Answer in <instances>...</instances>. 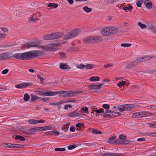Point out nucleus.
<instances>
[{
    "label": "nucleus",
    "mask_w": 156,
    "mask_h": 156,
    "mask_svg": "<svg viewBox=\"0 0 156 156\" xmlns=\"http://www.w3.org/2000/svg\"><path fill=\"white\" fill-rule=\"evenodd\" d=\"M80 32L79 29H76L73 30L68 32L63 37V40H69L77 36Z\"/></svg>",
    "instance_id": "obj_1"
},
{
    "label": "nucleus",
    "mask_w": 156,
    "mask_h": 156,
    "mask_svg": "<svg viewBox=\"0 0 156 156\" xmlns=\"http://www.w3.org/2000/svg\"><path fill=\"white\" fill-rule=\"evenodd\" d=\"M34 55L31 51L20 53V60H26L32 58Z\"/></svg>",
    "instance_id": "obj_2"
},
{
    "label": "nucleus",
    "mask_w": 156,
    "mask_h": 156,
    "mask_svg": "<svg viewBox=\"0 0 156 156\" xmlns=\"http://www.w3.org/2000/svg\"><path fill=\"white\" fill-rule=\"evenodd\" d=\"M12 57L13 55L10 52L3 53L0 54V61L8 59Z\"/></svg>",
    "instance_id": "obj_3"
},
{
    "label": "nucleus",
    "mask_w": 156,
    "mask_h": 156,
    "mask_svg": "<svg viewBox=\"0 0 156 156\" xmlns=\"http://www.w3.org/2000/svg\"><path fill=\"white\" fill-rule=\"evenodd\" d=\"M116 136L114 135L111 137L108 140V143L112 144H120V140L118 139H116Z\"/></svg>",
    "instance_id": "obj_4"
},
{
    "label": "nucleus",
    "mask_w": 156,
    "mask_h": 156,
    "mask_svg": "<svg viewBox=\"0 0 156 156\" xmlns=\"http://www.w3.org/2000/svg\"><path fill=\"white\" fill-rule=\"evenodd\" d=\"M24 47L27 48H29L31 47H39L40 46L38 45L37 42H28L27 43L24 44L23 45Z\"/></svg>",
    "instance_id": "obj_5"
},
{
    "label": "nucleus",
    "mask_w": 156,
    "mask_h": 156,
    "mask_svg": "<svg viewBox=\"0 0 156 156\" xmlns=\"http://www.w3.org/2000/svg\"><path fill=\"white\" fill-rule=\"evenodd\" d=\"M32 83H24L19 84L15 85V87L18 89H22L25 88L27 87L31 86L32 85Z\"/></svg>",
    "instance_id": "obj_6"
},
{
    "label": "nucleus",
    "mask_w": 156,
    "mask_h": 156,
    "mask_svg": "<svg viewBox=\"0 0 156 156\" xmlns=\"http://www.w3.org/2000/svg\"><path fill=\"white\" fill-rule=\"evenodd\" d=\"M38 94L39 95H42L45 96H53L57 94V91H41Z\"/></svg>",
    "instance_id": "obj_7"
},
{
    "label": "nucleus",
    "mask_w": 156,
    "mask_h": 156,
    "mask_svg": "<svg viewBox=\"0 0 156 156\" xmlns=\"http://www.w3.org/2000/svg\"><path fill=\"white\" fill-rule=\"evenodd\" d=\"M82 93L81 91H67V97H73L76 96L78 94Z\"/></svg>",
    "instance_id": "obj_8"
},
{
    "label": "nucleus",
    "mask_w": 156,
    "mask_h": 156,
    "mask_svg": "<svg viewBox=\"0 0 156 156\" xmlns=\"http://www.w3.org/2000/svg\"><path fill=\"white\" fill-rule=\"evenodd\" d=\"M103 85V83H101L98 85L92 84L88 85V87L90 88L92 90H98L100 89L101 86Z\"/></svg>",
    "instance_id": "obj_9"
},
{
    "label": "nucleus",
    "mask_w": 156,
    "mask_h": 156,
    "mask_svg": "<svg viewBox=\"0 0 156 156\" xmlns=\"http://www.w3.org/2000/svg\"><path fill=\"white\" fill-rule=\"evenodd\" d=\"M110 27L105 28L101 31V34L104 35H111Z\"/></svg>",
    "instance_id": "obj_10"
},
{
    "label": "nucleus",
    "mask_w": 156,
    "mask_h": 156,
    "mask_svg": "<svg viewBox=\"0 0 156 156\" xmlns=\"http://www.w3.org/2000/svg\"><path fill=\"white\" fill-rule=\"evenodd\" d=\"M53 34L54 40L61 38L64 35V33L62 32H59L53 33Z\"/></svg>",
    "instance_id": "obj_11"
},
{
    "label": "nucleus",
    "mask_w": 156,
    "mask_h": 156,
    "mask_svg": "<svg viewBox=\"0 0 156 156\" xmlns=\"http://www.w3.org/2000/svg\"><path fill=\"white\" fill-rule=\"evenodd\" d=\"M93 43H99L101 42L102 41V38L100 36H93Z\"/></svg>",
    "instance_id": "obj_12"
},
{
    "label": "nucleus",
    "mask_w": 156,
    "mask_h": 156,
    "mask_svg": "<svg viewBox=\"0 0 156 156\" xmlns=\"http://www.w3.org/2000/svg\"><path fill=\"white\" fill-rule=\"evenodd\" d=\"M93 39L94 38L93 36H89L84 38L83 41L86 44L93 43Z\"/></svg>",
    "instance_id": "obj_13"
},
{
    "label": "nucleus",
    "mask_w": 156,
    "mask_h": 156,
    "mask_svg": "<svg viewBox=\"0 0 156 156\" xmlns=\"http://www.w3.org/2000/svg\"><path fill=\"white\" fill-rule=\"evenodd\" d=\"M111 35L115 34L119 32L118 28L116 27H110Z\"/></svg>",
    "instance_id": "obj_14"
},
{
    "label": "nucleus",
    "mask_w": 156,
    "mask_h": 156,
    "mask_svg": "<svg viewBox=\"0 0 156 156\" xmlns=\"http://www.w3.org/2000/svg\"><path fill=\"white\" fill-rule=\"evenodd\" d=\"M144 3L146 7L148 9H150L152 7V3L149 0H145L144 1Z\"/></svg>",
    "instance_id": "obj_15"
},
{
    "label": "nucleus",
    "mask_w": 156,
    "mask_h": 156,
    "mask_svg": "<svg viewBox=\"0 0 156 156\" xmlns=\"http://www.w3.org/2000/svg\"><path fill=\"white\" fill-rule=\"evenodd\" d=\"M125 105V108L126 110L129 111L132 110L135 107V105L133 104H126Z\"/></svg>",
    "instance_id": "obj_16"
},
{
    "label": "nucleus",
    "mask_w": 156,
    "mask_h": 156,
    "mask_svg": "<svg viewBox=\"0 0 156 156\" xmlns=\"http://www.w3.org/2000/svg\"><path fill=\"white\" fill-rule=\"evenodd\" d=\"M43 39L45 40H54L53 33L48 34L43 37Z\"/></svg>",
    "instance_id": "obj_17"
},
{
    "label": "nucleus",
    "mask_w": 156,
    "mask_h": 156,
    "mask_svg": "<svg viewBox=\"0 0 156 156\" xmlns=\"http://www.w3.org/2000/svg\"><path fill=\"white\" fill-rule=\"evenodd\" d=\"M31 53L33 54L34 55L32 58L36 57L39 55H42V51H31Z\"/></svg>",
    "instance_id": "obj_18"
},
{
    "label": "nucleus",
    "mask_w": 156,
    "mask_h": 156,
    "mask_svg": "<svg viewBox=\"0 0 156 156\" xmlns=\"http://www.w3.org/2000/svg\"><path fill=\"white\" fill-rule=\"evenodd\" d=\"M133 141L129 140H125L124 141L120 140V144L126 145L127 144H132Z\"/></svg>",
    "instance_id": "obj_19"
},
{
    "label": "nucleus",
    "mask_w": 156,
    "mask_h": 156,
    "mask_svg": "<svg viewBox=\"0 0 156 156\" xmlns=\"http://www.w3.org/2000/svg\"><path fill=\"white\" fill-rule=\"evenodd\" d=\"M57 94H62L61 96L62 97H67V91H65L63 90H60L57 91Z\"/></svg>",
    "instance_id": "obj_20"
},
{
    "label": "nucleus",
    "mask_w": 156,
    "mask_h": 156,
    "mask_svg": "<svg viewBox=\"0 0 156 156\" xmlns=\"http://www.w3.org/2000/svg\"><path fill=\"white\" fill-rule=\"evenodd\" d=\"M40 98H41L38 97L35 95H31L30 100L32 102H34Z\"/></svg>",
    "instance_id": "obj_21"
},
{
    "label": "nucleus",
    "mask_w": 156,
    "mask_h": 156,
    "mask_svg": "<svg viewBox=\"0 0 156 156\" xmlns=\"http://www.w3.org/2000/svg\"><path fill=\"white\" fill-rule=\"evenodd\" d=\"M48 48L50 50H52L53 49V47H58L59 46V44L57 43H52L48 44Z\"/></svg>",
    "instance_id": "obj_22"
},
{
    "label": "nucleus",
    "mask_w": 156,
    "mask_h": 156,
    "mask_svg": "<svg viewBox=\"0 0 156 156\" xmlns=\"http://www.w3.org/2000/svg\"><path fill=\"white\" fill-rule=\"evenodd\" d=\"M88 108L87 107H82V108L80 110V112L82 113H84L88 114Z\"/></svg>",
    "instance_id": "obj_23"
},
{
    "label": "nucleus",
    "mask_w": 156,
    "mask_h": 156,
    "mask_svg": "<svg viewBox=\"0 0 156 156\" xmlns=\"http://www.w3.org/2000/svg\"><path fill=\"white\" fill-rule=\"evenodd\" d=\"M132 116L133 118H141L143 116L142 115L140 112H137L133 113L132 115Z\"/></svg>",
    "instance_id": "obj_24"
},
{
    "label": "nucleus",
    "mask_w": 156,
    "mask_h": 156,
    "mask_svg": "<svg viewBox=\"0 0 156 156\" xmlns=\"http://www.w3.org/2000/svg\"><path fill=\"white\" fill-rule=\"evenodd\" d=\"M100 78L98 76H92L90 78V80L91 81H97L100 80Z\"/></svg>",
    "instance_id": "obj_25"
},
{
    "label": "nucleus",
    "mask_w": 156,
    "mask_h": 156,
    "mask_svg": "<svg viewBox=\"0 0 156 156\" xmlns=\"http://www.w3.org/2000/svg\"><path fill=\"white\" fill-rule=\"evenodd\" d=\"M125 105H123L120 106V107L118 108V109L121 112H122L124 111H126L125 108Z\"/></svg>",
    "instance_id": "obj_26"
},
{
    "label": "nucleus",
    "mask_w": 156,
    "mask_h": 156,
    "mask_svg": "<svg viewBox=\"0 0 156 156\" xmlns=\"http://www.w3.org/2000/svg\"><path fill=\"white\" fill-rule=\"evenodd\" d=\"M83 9L85 12L87 13L90 12L92 11V9L88 7L87 6H84Z\"/></svg>",
    "instance_id": "obj_27"
},
{
    "label": "nucleus",
    "mask_w": 156,
    "mask_h": 156,
    "mask_svg": "<svg viewBox=\"0 0 156 156\" xmlns=\"http://www.w3.org/2000/svg\"><path fill=\"white\" fill-rule=\"evenodd\" d=\"M136 65H137V64L135 62V61H134L133 62L128 64L127 66V67L128 69H130Z\"/></svg>",
    "instance_id": "obj_28"
},
{
    "label": "nucleus",
    "mask_w": 156,
    "mask_h": 156,
    "mask_svg": "<svg viewBox=\"0 0 156 156\" xmlns=\"http://www.w3.org/2000/svg\"><path fill=\"white\" fill-rule=\"evenodd\" d=\"M92 133L94 134H101L102 133L101 131L94 129H92Z\"/></svg>",
    "instance_id": "obj_29"
},
{
    "label": "nucleus",
    "mask_w": 156,
    "mask_h": 156,
    "mask_svg": "<svg viewBox=\"0 0 156 156\" xmlns=\"http://www.w3.org/2000/svg\"><path fill=\"white\" fill-rule=\"evenodd\" d=\"M148 125L150 126L151 128H156V122L152 121L148 123Z\"/></svg>",
    "instance_id": "obj_30"
},
{
    "label": "nucleus",
    "mask_w": 156,
    "mask_h": 156,
    "mask_svg": "<svg viewBox=\"0 0 156 156\" xmlns=\"http://www.w3.org/2000/svg\"><path fill=\"white\" fill-rule=\"evenodd\" d=\"M15 139L16 140H19L23 141L25 140V138L23 136L17 135L16 136Z\"/></svg>",
    "instance_id": "obj_31"
},
{
    "label": "nucleus",
    "mask_w": 156,
    "mask_h": 156,
    "mask_svg": "<svg viewBox=\"0 0 156 156\" xmlns=\"http://www.w3.org/2000/svg\"><path fill=\"white\" fill-rule=\"evenodd\" d=\"M60 68L63 69H68V67L66 64L61 63L60 65Z\"/></svg>",
    "instance_id": "obj_32"
},
{
    "label": "nucleus",
    "mask_w": 156,
    "mask_h": 156,
    "mask_svg": "<svg viewBox=\"0 0 156 156\" xmlns=\"http://www.w3.org/2000/svg\"><path fill=\"white\" fill-rule=\"evenodd\" d=\"M13 57L15 58L20 60V53L15 54L13 55Z\"/></svg>",
    "instance_id": "obj_33"
},
{
    "label": "nucleus",
    "mask_w": 156,
    "mask_h": 156,
    "mask_svg": "<svg viewBox=\"0 0 156 156\" xmlns=\"http://www.w3.org/2000/svg\"><path fill=\"white\" fill-rule=\"evenodd\" d=\"M138 25L139 26L141 29H144L147 27V26L146 25L143 24L141 22H139L138 23Z\"/></svg>",
    "instance_id": "obj_34"
},
{
    "label": "nucleus",
    "mask_w": 156,
    "mask_h": 156,
    "mask_svg": "<svg viewBox=\"0 0 156 156\" xmlns=\"http://www.w3.org/2000/svg\"><path fill=\"white\" fill-rule=\"evenodd\" d=\"M30 95L27 94H25L24 95L23 99L25 101H28L30 98Z\"/></svg>",
    "instance_id": "obj_35"
},
{
    "label": "nucleus",
    "mask_w": 156,
    "mask_h": 156,
    "mask_svg": "<svg viewBox=\"0 0 156 156\" xmlns=\"http://www.w3.org/2000/svg\"><path fill=\"white\" fill-rule=\"evenodd\" d=\"M37 120L35 119H31L28 120V122L29 124L31 125H34L37 123Z\"/></svg>",
    "instance_id": "obj_36"
},
{
    "label": "nucleus",
    "mask_w": 156,
    "mask_h": 156,
    "mask_svg": "<svg viewBox=\"0 0 156 156\" xmlns=\"http://www.w3.org/2000/svg\"><path fill=\"white\" fill-rule=\"evenodd\" d=\"M37 127L30 128L28 129L29 131L31 132V133H33V134L34 132H37Z\"/></svg>",
    "instance_id": "obj_37"
},
{
    "label": "nucleus",
    "mask_w": 156,
    "mask_h": 156,
    "mask_svg": "<svg viewBox=\"0 0 156 156\" xmlns=\"http://www.w3.org/2000/svg\"><path fill=\"white\" fill-rule=\"evenodd\" d=\"M135 62L137 65L139 63L141 62L144 61V60L143 57H140L138 59H136L135 60Z\"/></svg>",
    "instance_id": "obj_38"
},
{
    "label": "nucleus",
    "mask_w": 156,
    "mask_h": 156,
    "mask_svg": "<svg viewBox=\"0 0 156 156\" xmlns=\"http://www.w3.org/2000/svg\"><path fill=\"white\" fill-rule=\"evenodd\" d=\"M14 145V148H22L24 147V145H23L14 144H13Z\"/></svg>",
    "instance_id": "obj_39"
},
{
    "label": "nucleus",
    "mask_w": 156,
    "mask_h": 156,
    "mask_svg": "<svg viewBox=\"0 0 156 156\" xmlns=\"http://www.w3.org/2000/svg\"><path fill=\"white\" fill-rule=\"evenodd\" d=\"M83 144L85 145H87L89 147H91L92 146H93L96 144V143L95 142L93 143H83Z\"/></svg>",
    "instance_id": "obj_40"
},
{
    "label": "nucleus",
    "mask_w": 156,
    "mask_h": 156,
    "mask_svg": "<svg viewBox=\"0 0 156 156\" xmlns=\"http://www.w3.org/2000/svg\"><path fill=\"white\" fill-rule=\"evenodd\" d=\"M43 127V131H46L49 129H51L52 128V126L51 125L47 126H44Z\"/></svg>",
    "instance_id": "obj_41"
},
{
    "label": "nucleus",
    "mask_w": 156,
    "mask_h": 156,
    "mask_svg": "<svg viewBox=\"0 0 156 156\" xmlns=\"http://www.w3.org/2000/svg\"><path fill=\"white\" fill-rule=\"evenodd\" d=\"M144 2L142 0H138L136 2V5L138 7H140L141 6V4Z\"/></svg>",
    "instance_id": "obj_42"
},
{
    "label": "nucleus",
    "mask_w": 156,
    "mask_h": 156,
    "mask_svg": "<svg viewBox=\"0 0 156 156\" xmlns=\"http://www.w3.org/2000/svg\"><path fill=\"white\" fill-rule=\"evenodd\" d=\"M144 60V61H145L150 59H152L153 58H154V57L153 56H144V57H143Z\"/></svg>",
    "instance_id": "obj_43"
},
{
    "label": "nucleus",
    "mask_w": 156,
    "mask_h": 156,
    "mask_svg": "<svg viewBox=\"0 0 156 156\" xmlns=\"http://www.w3.org/2000/svg\"><path fill=\"white\" fill-rule=\"evenodd\" d=\"M58 6V5L55 3H50L48 5V7H53L54 8H56Z\"/></svg>",
    "instance_id": "obj_44"
},
{
    "label": "nucleus",
    "mask_w": 156,
    "mask_h": 156,
    "mask_svg": "<svg viewBox=\"0 0 156 156\" xmlns=\"http://www.w3.org/2000/svg\"><path fill=\"white\" fill-rule=\"evenodd\" d=\"M70 125V123H68L66 124V125H64L62 128V129L63 130H65L68 129L69 128V126Z\"/></svg>",
    "instance_id": "obj_45"
},
{
    "label": "nucleus",
    "mask_w": 156,
    "mask_h": 156,
    "mask_svg": "<svg viewBox=\"0 0 156 156\" xmlns=\"http://www.w3.org/2000/svg\"><path fill=\"white\" fill-rule=\"evenodd\" d=\"M14 144H11L9 143H6L5 144L4 146L5 147L12 148L14 147Z\"/></svg>",
    "instance_id": "obj_46"
},
{
    "label": "nucleus",
    "mask_w": 156,
    "mask_h": 156,
    "mask_svg": "<svg viewBox=\"0 0 156 156\" xmlns=\"http://www.w3.org/2000/svg\"><path fill=\"white\" fill-rule=\"evenodd\" d=\"M102 107L105 109L106 111L109 110L110 108L109 105L107 104H104L102 105Z\"/></svg>",
    "instance_id": "obj_47"
},
{
    "label": "nucleus",
    "mask_w": 156,
    "mask_h": 156,
    "mask_svg": "<svg viewBox=\"0 0 156 156\" xmlns=\"http://www.w3.org/2000/svg\"><path fill=\"white\" fill-rule=\"evenodd\" d=\"M76 145L75 144H73L70 146H68V149L69 150H72L76 147Z\"/></svg>",
    "instance_id": "obj_48"
},
{
    "label": "nucleus",
    "mask_w": 156,
    "mask_h": 156,
    "mask_svg": "<svg viewBox=\"0 0 156 156\" xmlns=\"http://www.w3.org/2000/svg\"><path fill=\"white\" fill-rule=\"evenodd\" d=\"M119 137L120 140H122V141H124L126 140V136L122 134L119 136Z\"/></svg>",
    "instance_id": "obj_49"
},
{
    "label": "nucleus",
    "mask_w": 156,
    "mask_h": 156,
    "mask_svg": "<svg viewBox=\"0 0 156 156\" xmlns=\"http://www.w3.org/2000/svg\"><path fill=\"white\" fill-rule=\"evenodd\" d=\"M86 69H90L92 68L93 65L92 64H87L85 66Z\"/></svg>",
    "instance_id": "obj_50"
},
{
    "label": "nucleus",
    "mask_w": 156,
    "mask_h": 156,
    "mask_svg": "<svg viewBox=\"0 0 156 156\" xmlns=\"http://www.w3.org/2000/svg\"><path fill=\"white\" fill-rule=\"evenodd\" d=\"M59 55L60 58H66V56L65 55V53L63 52H61L59 53Z\"/></svg>",
    "instance_id": "obj_51"
},
{
    "label": "nucleus",
    "mask_w": 156,
    "mask_h": 156,
    "mask_svg": "<svg viewBox=\"0 0 156 156\" xmlns=\"http://www.w3.org/2000/svg\"><path fill=\"white\" fill-rule=\"evenodd\" d=\"M63 103V102L62 101H60L59 102H58L57 103H51L50 104V105H59L60 104H62Z\"/></svg>",
    "instance_id": "obj_52"
},
{
    "label": "nucleus",
    "mask_w": 156,
    "mask_h": 156,
    "mask_svg": "<svg viewBox=\"0 0 156 156\" xmlns=\"http://www.w3.org/2000/svg\"><path fill=\"white\" fill-rule=\"evenodd\" d=\"M84 124L83 123H78L76 125V127L77 128L80 127L81 128L84 127Z\"/></svg>",
    "instance_id": "obj_53"
},
{
    "label": "nucleus",
    "mask_w": 156,
    "mask_h": 156,
    "mask_svg": "<svg viewBox=\"0 0 156 156\" xmlns=\"http://www.w3.org/2000/svg\"><path fill=\"white\" fill-rule=\"evenodd\" d=\"M67 116L71 117H75V112H73L68 114Z\"/></svg>",
    "instance_id": "obj_54"
},
{
    "label": "nucleus",
    "mask_w": 156,
    "mask_h": 156,
    "mask_svg": "<svg viewBox=\"0 0 156 156\" xmlns=\"http://www.w3.org/2000/svg\"><path fill=\"white\" fill-rule=\"evenodd\" d=\"M94 111L95 112L97 113H104V109H103L100 108L98 110H94Z\"/></svg>",
    "instance_id": "obj_55"
},
{
    "label": "nucleus",
    "mask_w": 156,
    "mask_h": 156,
    "mask_svg": "<svg viewBox=\"0 0 156 156\" xmlns=\"http://www.w3.org/2000/svg\"><path fill=\"white\" fill-rule=\"evenodd\" d=\"M126 84V82L125 81H123L117 84L118 86L120 87L125 85Z\"/></svg>",
    "instance_id": "obj_56"
},
{
    "label": "nucleus",
    "mask_w": 156,
    "mask_h": 156,
    "mask_svg": "<svg viewBox=\"0 0 156 156\" xmlns=\"http://www.w3.org/2000/svg\"><path fill=\"white\" fill-rule=\"evenodd\" d=\"M37 77L38 79H40L41 83L43 84V83L44 80V78H43L42 77H41L40 74H38L37 75Z\"/></svg>",
    "instance_id": "obj_57"
},
{
    "label": "nucleus",
    "mask_w": 156,
    "mask_h": 156,
    "mask_svg": "<svg viewBox=\"0 0 156 156\" xmlns=\"http://www.w3.org/2000/svg\"><path fill=\"white\" fill-rule=\"evenodd\" d=\"M55 151H65L66 149L65 148H56L55 149Z\"/></svg>",
    "instance_id": "obj_58"
},
{
    "label": "nucleus",
    "mask_w": 156,
    "mask_h": 156,
    "mask_svg": "<svg viewBox=\"0 0 156 156\" xmlns=\"http://www.w3.org/2000/svg\"><path fill=\"white\" fill-rule=\"evenodd\" d=\"M76 100H72L70 99H68L66 101H62L63 102V103H66L67 102H73V103H75L76 102Z\"/></svg>",
    "instance_id": "obj_59"
},
{
    "label": "nucleus",
    "mask_w": 156,
    "mask_h": 156,
    "mask_svg": "<svg viewBox=\"0 0 156 156\" xmlns=\"http://www.w3.org/2000/svg\"><path fill=\"white\" fill-rule=\"evenodd\" d=\"M121 46L122 47H130L131 46L130 44L123 43L121 45Z\"/></svg>",
    "instance_id": "obj_60"
},
{
    "label": "nucleus",
    "mask_w": 156,
    "mask_h": 156,
    "mask_svg": "<svg viewBox=\"0 0 156 156\" xmlns=\"http://www.w3.org/2000/svg\"><path fill=\"white\" fill-rule=\"evenodd\" d=\"M77 68L79 69H82L85 68V66L83 64H79L77 66Z\"/></svg>",
    "instance_id": "obj_61"
},
{
    "label": "nucleus",
    "mask_w": 156,
    "mask_h": 156,
    "mask_svg": "<svg viewBox=\"0 0 156 156\" xmlns=\"http://www.w3.org/2000/svg\"><path fill=\"white\" fill-rule=\"evenodd\" d=\"M155 27L153 26L152 24H150L148 26V28L152 30L154 29Z\"/></svg>",
    "instance_id": "obj_62"
},
{
    "label": "nucleus",
    "mask_w": 156,
    "mask_h": 156,
    "mask_svg": "<svg viewBox=\"0 0 156 156\" xmlns=\"http://www.w3.org/2000/svg\"><path fill=\"white\" fill-rule=\"evenodd\" d=\"M6 34H0V39L5 38Z\"/></svg>",
    "instance_id": "obj_63"
},
{
    "label": "nucleus",
    "mask_w": 156,
    "mask_h": 156,
    "mask_svg": "<svg viewBox=\"0 0 156 156\" xmlns=\"http://www.w3.org/2000/svg\"><path fill=\"white\" fill-rule=\"evenodd\" d=\"M147 135H152L153 136H156V133L154 132L153 133H147Z\"/></svg>",
    "instance_id": "obj_64"
}]
</instances>
